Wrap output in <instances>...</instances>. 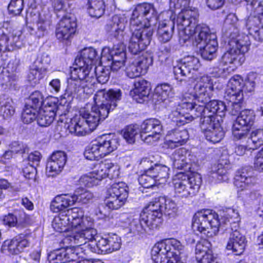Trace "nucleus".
Instances as JSON below:
<instances>
[{"label":"nucleus","instance_id":"nucleus-26","mask_svg":"<svg viewBox=\"0 0 263 263\" xmlns=\"http://www.w3.org/2000/svg\"><path fill=\"white\" fill-rule=\"evenodd\" d=\"M51 15L48 10H42L37 16L36 22V30L33 32V29L30 28L31 34H34L39 38L43 37L47 33V28L51 24Z\"/></svg>","mask_w":263,"mask_h":263},{"label":"nucleus","instance_id":"nucleus-1","mask_svg":"<svg viewBox=\"0 0 263 263\" xmlns=\"http://www.w3.org/2000/svg\"><path fill=\"white\" fill-rule=\"evenodd\" d=\"M213 91V81L210 76L197 78L194 87L183 95L181 102L173 107L168 119L180 126L201 117L200 128L206 139L213 143L220 142L224 132L216 121L215 115L224 116L227 107L222 101H211Z\"/></svg>","mask_w":263,"mask_h":263},{"label":"nucleus","instance_id":"nucleus-52","mask_svg":"<svg viewBox=\"0 0 263 263\" xmlns=\"http://www.w3.org/2000/svg\"><path fill=\"white\" fill-rule=\"evenodd\" d=\"M256 75L253 72L249 73L245 80H243L242 89L246 92H251L254 90Z\"/></svg>","mask_w":263,"mask_h":263},{"label":"nucleus","instance_id":"nucleus-5","mask_svg":"<svg viewBox=\"0 0 263 263\" xmlns=\"http://www.w3.org/2000/svg\"><path fill=\"white\" fill-rule=\"evenodd\" d=\"M121 97L122 92L119 89L97 91L93 97L95 104L90 110L85 107L82 108L79 115L71 119L68 126L69 132L78 136L90 133L108 117L109 112L116 108Z\"/></svg>","mask_w":263,"mask_h":263},{"label":"nucleus","instance_id":"nucleus-62","mask_svg":"<svg viewBox=\"0 0 263 263\" xmlns=\"http://www.w3.org/2000/svg\"><path fill=\"white\" fill-rule=\"evenodd\" d=\"M254 167L259 172H263V155L258 152L254 159Z\"/></svg>","mask_w":263,"mask_h":263},{"label":"nucleus","instance_id":"nucleus-19","mask_svg":"<svg viewBox=\"0 0 263 263\" xmlns=\"http://www.w3.org/2000/svg\"><path fill=\"white\" fill-rule=\"evenodd\" d=\"M77 23L74 17L70 14L64 16L57 25L55 36L61 42L68 41L76 32Z\"/></svg>","mask_w":263,"mask_h":263},{"label":"nucleus","instance_id":"nucleus-18","mask_svg":"<svg viewBox=\"0 0 263 263\" xmlns=\"http://www.w3.org/2000/svg\"><path fill=\"white\" fill-rule=\"evenodd\" d=\"M201 66L199 60L193 55H187L182 58L174 67V73L177 80L180 77H191Z\"/></svg>","mask_w":263,"mask_h":263},{"label":"nucleus","instance_id":"nucleus-35","mask_svg":"<svg viewBox=\"0 0 263 263\" xmlns=\"http://www.w3.org/2000/svg\"><path fill=\"white\" fill-rule=\"evenodd\" d=\"M86 6L87 12L91 17L99 18L104 13L103 0H87Z\"/></svg>","mask_w":263,"mask_h":263},{"label":"nucleus","instance_id":"nucleus-36","mask_svg":"<svg viewBox=\"0 0 263 263\" xmlns=\"http://www.w3.org/2000/svg\"><path fill=\"white\" fill-rule=\"evenodd\" d=\"M98 173L99 171L97 165L92 172L81 176L79 180V184L88 187L98 185L99 182L102 180L101 178L99 177Z\"/></svg>","mask_w":263,"mask_h":263},{"label":"nucleus","instance_id":"nucleus-45","mask_svg":"<svg viewBox=\"0 0 263 263\" xmlns=\"http://www.w3.org/2000/svg\"><path fill=\"white\" fill-rule=\"evenodd\" d=\"M139 133H140V129L138 125H130L124 129L123 136L127 143L133 144L135 142L136 137Z\"/></svg>","mask_w":263,"mask_h":263},{"label":"nucleus","instance_id":"nucleus-21","mask_svg":"<svg viewBox=\"0 0 263 263\" xmlns=\"http://www.w3.org/2000/svg\"><path fill=\"white\" fill-rule=\"evenodd\" d=\"M257 0H245L251 5L254 4ZM255 16L258 15V18L255 20L259 22L257 26L251 24V21L249 20L247 24V27L249 33L252 35L254 39L257 41L263 42V0H261L255 9Z\"/></svg>","mask_w":263,"mask_h":263},{"label":"nucleus","instance_id":"nucleus-11","mask_svg":"<svg viewBox=\"0 0 263 263\" xmlns=\"http://www.w3.org/2000/svg\"><path fill=\"white\" fill-rule=\"evenodd\" d=\"M119 145L118 138L110 135H103L86 147L84 156L87 160H99L116 151Z\"/></svg>","mask_w":263,"mask_h":263},{"label":"nucleus","instance_id":"nucleus-25","mask_svg":"<svg viewBox=\"0 0 263 263\" xmlns=\"http://www.w3.org/2000/svg\"><path fill=\"white\" fill-rule=\"evenodd\" d=\"M99 176L102 179L108 177L110 179H115L120 175V167L113 163L110 160H105L97 165Z\"/></svg>","mask_w":263,"mask_h":263},{"label":"nucleus","instance_id":"nucleus-57","mask_svg":"<svg viewBox=\"0 0 263 263\" xmlns=\"http://www.w3.org/2000/svg\"><path fill=\"white\" fill-rule=\"evenodd\" d=\"M24 162V167L23 168V173L24 176L28 179L34 178L36 175V166L31 165L29 163L25 164Z\"/></svg>","mask_w":263,"mask_h":263},{"label":"nucleus","instance_id":"nucleus-41","mask_svg":"<svg viewBox=\"0 0 263 263\" xmlns=\"http://www.w3.org/2000/svg\"><path fill=\"white\" fill-rule=\"evenodd\" d=\"M47 101L51 100L47 99L44 101L42 93L39 91H35L31 94L26 104H27V106H31L39 110L42 106L46 105Z\"/></svg>","mask_w":263,"mask_h":263},{"label":"nucleus","instance_id":"nucleus-59","mask_svg":"<svg viewBox=\"0 0 263 263\" xmlns=\"http://www.w3.org/2000/svg\"><path fill=\"white\" fill-rule=\"evenodd\" d=\"M11 151L15 154H23L26 152L27 146L22 143L15 141L11 144Z\"/></svg>","mask_w":263,"mask_h":263},{"label":"nucleus","instance_id":"nucleus-58","mask_svg":"<svg viewBox=\"0 0 263 263\" xmlns=\"http://www.w3.org/2000/svg\"><path fill=\"white\" fill-rule=\"evenodd\" d=\"M260 197V194L257 191H251L246 193L243 197L244 202L248 204H253Z\"/></svg>","mask_w":263,"mask_h":263},{"label":"nucleus","instance_id":"nucleus-8","mask_svg":"<svg viewBox=\"0 0 263 263\" xmlns=\"http://www.w3.org/2000/svg\"><path fill=\"white\" fill-rule=\"evenodd\" d=\"M245 25L242 20H239L235 13L227 15L222 28L224 37L229 39V49L222 55L220 64L228 66L229 72L234 71L245 61V54L251 45L249 36L243 33L240 34L242 25Z\"/></svg>","mask_w":263,"mask_h":263},{"label":"nucleus","instance_id":"nucleus-43","mask_svg":"<svg viewBox=\"0 0 263 263\" xmlns=\"http://www.w3.org/2000/svg\"><path fill=\"white\" fill-rule=\"evenodd\" d=\"M14 112V103L11 99L7 98L0 103V115L4 119L10 118Z\"/></svg>","mask_w":263,"mask_h":263},{"label":"nucleus","instance_id":"nucleus-4","mask_svg":"<svg viewBox=\"0 0 263 263\" xmlns=\"http://www.w3.org/2000/svg\"><path fill=\"white\" fill-rule=\"evenodd\" d=\"M237 211L228 209L218 215L212 210L206 209L196 212L194 215L192 228L208 237L216 235L223 225H226L224 233L228 237L226 249L236 255L241 254L245 249L247 240L239 229Z\"/></svg>","mask_w":263,"mask_h":263},{"label":"nucleus","instance_id":"nucleus-23","mask_svg":"<svg viewBox=\"0 0 263 263\" xmlns=\"http://www.w3.org/2000/svg\"><path fill=\"white\" fill-rule=\"evenodd\" d=\"M67 161V155L63 151L53 152L48 160L46 171L49 176L54 177L63 171Z\"/></svg>","mask_w":263,"mask_h":263},{"label":"nucleus","instance_id":"nucleus-30","mask_svg":"<svg viewBox=\"0 0 263 263\" xmlns=\"http://www.w3.org/2000/svg\"><path fill=\"white\" fill-rule=\"evenodd\" d=\"M174 95L173 87L167 83L158 85L155 89L154 97L157 100L158 103L169 101L170 99L173 98Z\"/></svg>","mask_w":263,"mask_h":263},{"label":"nucleus","instance_id":"nucleus-31","mask_svg":"<svg viewBox=\"0 0 263 263\" xmlns=\"http://www.w3.org/2000/svg\"><path fill=\"white\" fill-rule=\"evenodd\" d=\"M255 182L254 177L250 176L247 173L241 171L237 172L235 176L234 185L240 191H243L249 189Z\"/></svg>","mask_w":263,"mask_h":263},{"label":"nucleus","instance_id":"nucleus-24","mask_svg":"<svg viewBox=\"0 0 263 263\" xmlns=\"http://www.w3.org/2000/svg\"><path fill=\"white\" fill-rule=\"evenodd\" d=\"M167 136L170 137V139L166 140L165 145L172 149L184 144L189 139L188 132L183 127L168 131Z\"/></svg>","mask_w":263,"mask_h":263},{"label":"nucleus","instance_id":"nucleus-29","mask_svg":"<svg viewBox=\"0 0 263 263\" xmlns=\"http://www.w3.org/2000/svg\"><path fill=\"white\" fill-rule=\"evenodd\" d=\"M47 71V67L37 65V62H34L30 66L27 80L32 85L38 84L45 77Z\"/></svg>","mask_w":263,"mask_h":263},{"label":"nucleus","instance_id":"nucleus-13","mask_svg":"<svg viewBox=\"0 0 263 263\" xmlns=\"http://www.w3.org/2000/svg\"><path fill=\"white\" fill-rule=\"evenodd\" d=\"M128 196V187L125 183L113 184L107 190L106 206L111 210H118L124 205Z\"/></svg>","mask_w":263,"mask_h":263},{"label":"nucleus","instance_id":"nucleus-51","mask_svg":"<svg viewBox=\"0 0 263 263\" xmlns=\"http://www.w3.org/2000/svg\"><path fill=\"white\" fill-rule=\"evenodd\" d=\"M163 213L168 216L174 217L178 211V206L174 201L165 197V203L163 204Z\"/></svg>","mask_w":263,"mask_h":263},{"label":"nucleus","instance_id":"nucleus-7","mask_svg":"<svg viewBox=\"0 0 263 263\" xmlns=\"http://www.w3.org/2000/svg\"><path fill=\"white\" fill-rule=\"evenodd\" d=\"M197 10H184L179 13L177 24L180 40L185 43L191 38L194 39L202 58L210 61L216 56L217 36L205 24L197 25Z\"/></svg>","mask_w":263,"mask_h":263},{"label":"nucleus","instance_id":"nucleus-56","mask_svg":"<svg viewBox=\"0 0 263 263\" xmlns=\"http://www.w3.org/2000/svg\"><path fill=\"white\" fill-rule=\"evenodd\" d=\"M2 222L3 224L9 227H20L22 225V222L18 221L16 217L12 214H9L4 216Z\"/></svg>","mask_w":263,"mask_h":263},{"label":"nucleus","instance_id":"nucleus-27","mask_svg":"<svg viewBox=\"0 0 263 263\" xmlns=\"http://www.w3.org/2000/svg\"><path fill=\"white\" fill-rule=\"evenodd\" d=\"M74 204V200L71 194L58 195L52 201L50 209L53 212L66 211L65 210Z\"/></svg>","mask_w":263,"mask_h":263},{"label":"nucleus","instance_id":"nucleus-10","mask_svg":"<svg viewBox=\"0 0 263 263\" xmlns=\"http://www.w3.org/2000/svg\"><path fill=\"white\" fill-rule=\"evenodd\" d=\"M183 249V246L176 239L162 240L153 246L152 259L154 263H183L179 257Z\"/></svg>","mask_w":263,"mask_h":263},{"label":"nucleus","instance_id":"nucleus-14","mask_svg":"<svg viewBox=\"0 0 263 263\" xmlns=\"http://www.w3.org/2000/svg\"><path fill=\"white\" fill-rule=\"evenodd\" d=\"M165 197L160 196L151 201L142 212V219L144 221H151V226L158 228L162 221L163 204Z\"/></svg>","mask_w":263,"mask_h":263},{"label":"nucleus","instance_id":"nucleus-16","mask_svg":"<svg viewBox=\"0 0 263 263\" xmlns=\"http://www.w3.org/2000/svg\"><path fill=\"white\" fill-rule=\"evenodd\" d=\"M30 245V237L27 235L21 234L5 240L1 247V251L8 255H18Z\"/></svg>","mask_w":263,"mask_h":263},{"label":"nucleus","instance_id":"nucleus-9","mask_svg":"<svg viewBox=\"0 0 263 263\" xmlns=\"http://www.w3.org/2000/svg\"><path fill=\"white\" fill-rule=\"evenodd\" d=\"M91 66L86 65L79 59L70 67V78L67 80V86L62 97L70 101L77 95L89 94L94 90L96 79Z\"/></svg>","mask_w":263,"mask_h":263},{"label":"nucleus","instance_id":"nucleus-63","mask_svg":"<svg viewBox=\"0 0 263 263\" xmlns=\"http://www.w3.org/2000/svg\"><path fill=\"white\" fill-rule=\"evenodd\" d=\"M242 101H234L230 102L231 103L230 106L229 107V112L233 115H237L239 112L240 113V109H241V103Z\"/></svg>","mask_w":263,"mask_h":263},{"label":"nucleus","instance_id":"nucleus-50","mask_svg":"<svg viewBox=\"0 0 263 263\" xmlns=\"http://www.w3.org/2000/svg\"><path fill=\"white\" fill-rule=\"evenodd\" d=\"M1 84L4 89L15 88L16 79L13 76L3 71L0 76Z\"/></svg>","mask_w":263,"mask_h":263},{"label":"nucleus","instance_id":"nucleus-22","mask_svg":"<svg viewBox=\"0 0 263 263\" xmlns=\"http://www.w3.org/2000/svg\"><path fill=\"white\" fill-rule=\"evenodd\" d=\"M172 166L177 170H186L190 168V163L197 162L195 156L184 148L175 150L171 156Z\"/></svg>","mask_w":263,"mask_h":263},{"label":"nucleus","instance_id":"nucleus-38","mask_svg":"<svg viewBox=\"0 0 263 263\" xmlns=\"http://www.w3.org/2000/svg\"><path fill=\"white\" fill-rule=\"evenodd\" d=\"M96 235H97V234ZM96 236L97 235H96L92 240L87 241L85 243H83L82 245H86L88 242H91V243H89L88 246L90 247V249L91 252L102 254L109 253L107 237L101 238L97 242H93V240H96Z\"/></svg>","mask_w":263,"mask_h":263},{"label":"nucleus","instance_id":"nucleus-47","mask_svg":"<svg viewBox=\"0 0 263 263\" xmlns=\"http://www.w3.org/2000/svg\"><path fill=\"white\" fill-rule=\"evenodd\" d=\"M211 244L206 239H202L197 242L195 248L196 257L197 258L202 257L208 253H212L210 249Z\"/></svg>","mask_w":263,"mask_h":263},{"label":"nucleus","instance_id":"nucleus-33","mask_svg":"<svg viewBox=\"0 0 263 263\" xmlns=\"http://www.w3.org/2000/svg\"><path fill=\"white\" fill-rule=\"evenodd\" d=\"M151 221H144L142 219V213L139 218H134L129 224L130 233L134 235H140L146 232V229L153 230L157 228H153L151 226Z\"/></svg>","mask_w":263,"mask_h":263},{"label":"nucleus","instance_id":"nucleus-15","mask_svg":"<svg viewBox=\"0 0 263 263\" xmlns=\"http://www.w3.org/2000/svg\"><path fill=\"white\" fill-rule=\"evenodd\" d=\"M140 129L141 140L146 143L153 144L159 139L162 126L160 120L151 118L142 123Z\"/></svg>","mask_w":263,"mask_h":263},{"label":"nucleus","instance_id":"nucleus-53","mask_svg":"<svg viewBox=\"0 0 263 263\" xmlns=\"http://www.w3.org/2000/svg\"><path fill=\"white\" fill-rule=\"evenodd\" d=\"M108 247L109 253L119 250L121 246V240L117 235L115 234L109 235L107 237Z\"/></svg>","mask_w":263,"mask_h":263},{"label":"nucleus","instance_id":"nucleus-6","mask_svg":"<svg viewBox=\"0 0 263 263\" xmlns=\"http://www.w3.org/2000/svg\"><path fill=\"white\" fill-rule=\"evenodd\" d=\"M127 20L124 16L114 15L111 21L107 25L106 30L110 35L114 37L120 43L114 45L110 49L105 47L102 49L101 56L98 55L96 50L92 47L85 48L78 54L76 59H79L86 65L92 67L100 59L99 63L110 66L113 71H117L124 65L126 60V48L123 42L128 40V35L125 32Z\"/></svg>","mask_w":263,"mask_h":263},{"label":"nucleus","instance_id":"nucleus-55","mask_svg":"<svg viewBox=\"0 0 263 263\" xmlns=\"http://www.w3.org/2000/svg\"><path fill=\"white\" fill-rule=\"evenodd\" d=\"M125 71L127 77L131 79L137 78L141 74H145L144 73H143V71L135 62V61H134L132 64L129 65L126 68Z\"/></svg>","mask_w":263,"mask_h":263},{"label":"nucleus","instance_id":"nucleus-39","mask_svg":"<svg viewBox=\"0 0 263 263\" xmlns=\"http://www.w3.org/2000/svg\"><path fill=\"white\" fill-rule=\"evenodd\" d=\"M255 114L252 109H244L240 112L234 122L241 123L243 126L250 128L254 124L255 120Z\"/></svg>","mask_w":263,"mask_h":263},{"label":"nucleus","instance_id":"nucleus-48","mask_svg":"<svg viewBox=\"0 0 263 263\" xmlns=\"http://www.w3.org/2000/svg\"><path fill=\"white\" fill-rule=\"evenodd\" d=\"M151 171L148 168L144 174L141 175L138 178L139 184L144 188H149L157 183L156 181L152 175Z\"/></svg>","mask_w":263,"mask_h":263},{"label":"nucleus","instance_id":"nucleus-3","mask_svg":"<svg viewBox=\"0 0 263 263\" xmlns=\"http://www.w3.org/2000/svg\"><path fill=\"white\" fill-rule=\"evenodd\" d=\"M54 230L62 233L71 231L70 235L64 239L65 243L71 246L51 252L48 255L50 263H66L76 261L83 254L80 246L87 241L92 240L97 234L92 218L84 216L83 211L77 208L61 212L55 216L52 223Z\"/></svg>","mask_w":263,"mask_h":263},{"label":"nucleus","instance_id":"nucleus-64","mask_svg":"<svg viewBox=\"0 0 263 263\" xmlns=\"http://www.w3.org/2000/svg\"><path fill=\"white\" fill-rule=\"evenodd\" d=\"M198 263H219L213 253H208L202 257L197 258Z\"/></svg>","mask_w":263,"mask_h":263},{"label":"nucleus","instance_id":"nucleus-12","mask_svg":"<svg viewBox=\"0 0 263 263\" xmlns=\"http://www.w3.org/2000/svg\"><path fill=\"white\" fill-rule=\"evenodd\" d=\"M201 182V176L198 173H193L188 177L179 173L174 179L175 193L181 198L192 197L198 192Z\"/></svg>","mask_w":263,"mask_h":263},{"label":"nucleus","instance_id":"nucleus-46","mask_svg":"<svg viewBox=\"0 0 263 263\" xmlns=\"http://www.w3.org/2000/svg\"><path fill=\"white\" fill-rule=\"evenodd\" d=\"M134 61L143 71V73H145L149 66L153 63V58L151 53L146 52L143 53Z\"/></svg>","mask_w":263,"mask_h":263},{"label":"nucleus","instance_id":"nucleus-54","mask_svg":"<svg viewBox=\"0 0 263 263\" xmlns=\"http://www.w3.org/2000/svg\"><path fill=\"white\" fill-rule=\"evenodd\" d=\"M23 8V0H11L8 8L9 13L14 15H20Z\"/></svg>","mask_w":263,"mask_h":263},{"label":"nucleus","instance_id":"nucleus-37","mask_svg":"<svg viewBox=\"0 0 263 263\" xmlns=\"http://www.w3.org/2000/svg\"><path fill=\"white\" fill-rule=\"evenodd\" d=\"M228 167V165L226 162L224 163V165L221 162L219 163L212 168V178H216L217 182L228 181L229 179Z\"/></svg>","mask_w":263,"mask_h":263},{"label":"nucleus","instance_id":"nucleus-49","mask_svg":"<svg viewBox=\"0 0 263 263\" xmlns=\"http://www.w3.org/2000/svg\"><path fill=\"white\" fill-rule=\"evenodd\" d=\"M96 75V82L97 81L100 84L106 83L109 78V70L107 68H104L102 66L95 67V71H93Z\"/></svg>","mask_w":263,"mask_h":263},{"label":"nucleus","instance_id":"nucleus-28","mask_svg":"<svg viewBox=\"0 0 263 263\" xmlns=\"http://www.w3.org/2000/svg\"><path fill=\"white\" fill-rule=\"evenodd\" d=\"M149 94L147 82L143 79H139L134 83V88L130 91V95L138 103H141Z\"/></svg>","mask_w":263,"mask_h":263},{"label":"nucleus","instance_id":"nucleus-44","mask_svg":"<svg viewBox=\"0 0 263 263\" xmlns=\"http://www.w3.org/2000/svg\"><path fill=\"white\" fill-rule=\"evenodd\" d=\"M250 128L242 125L241 123L234 122L232 131L235 140H243L247 138Z\"/></svg>","mask_w":263,"mask_h":263},{"label":"nucleus","instance_id":"nucleus-34","mask_svg":"<svg viewBox=\"0 0 263 263\" xmlns=\"http://www.w3.org/2000/svg\"><path fill=\"white\" fill-rule=\"evenodd\" d=\"M20 37V34L14 36L8 33V31L3 26L0 28V52L3 50H7L9 45L11 46L15 45Z\"/></svg>","mask_w":263,"mask_h":263},{"label":"nucleus","instance_id":"nucleus-40","mask_svg":"<svg viewBox=\"0 0 263 263\" xmlns=\"http://www.w3.org/2000/svg\"><path fill=\"white\" fill-rule=\"evenodd\" d=\"M71 195L74 200V204L76 202L82 204L88 203L93 197V194L91 192L82 187L78 188Z\"/></svg>","mask_w":263,"mask_h":263},{"label":"nucleus","instance_id":"nucleus-42","mask_svg":"<svg viewBox=\"0 0 263 263\" xmlns=\"http://www.w3.org/2000/svg\"><path fill=\"white\" fill-rule=\"evenodd\" d=\"M249 149H256L263 144V129L253 131L247 141Z\"/></svg>","mask_w":263,"mask_h":263},{"label":"nucleus","instance_id":"nucleus-17","mask_svg":"<svg viewBox=\"0 0 263 263\" xmlns=\"http://www.w3.org/2000/svg\"><path fill=\"white\" fill-rule=\"evenodd\" d=\"M63 106H59L58 102L47 101L46 105L39 110L36 117L38 124L43 127L50 125L54 121L56 115H62L60 109Z\"/></svg>","mask_w":263,"mask_h":263},{"label":"nucleus","instance_id":"nucleus-60","mask_svg":"<svg viewBox=\"0 0 263 263\" xmlns=\"http://www.w3.org/2000/svg\"><path fill=\"white\" fill-rule=\"evenodd\" d=\"M61 87V81L59 79H54L49 82L48 89L52 93L55 94L60 92Z\"/></svg>","mask_w":263,"mask_h":263},{"label":"nucleus","instance_id":"nucleus-2","mask_svg":"<svg viewBox=\"0 0 263 263\" xmlns=\"http://www.w3.org/2000/svg\"><path fill=\"white\" fill-rule=\"evenodd\" d=\"M170 7L169 10L162 12L158 16L156 10L151 4H141L135 8L130 19V35L126 33L128 35V49L132 53L138 54L149 44L153 34L152 26L155 25L157 20L159 21L158 40L162 43H166L173 36L175 24L177 25V20L179 13L184 10H196L186 9V7L171 8L170 5ZM177 26L179 32L178 25ZM180 41L183 42L182 40L180 39Z\"/></svg>","mask_w":263,"mask_h":263},{"label":"nucleus","instance_id":"nucleus-61","mask_svg":"<svg viewBox=\"0 0 263 263\" xmlns=\"http://www.w3.org/2000/svg\"><path fill=\"white\" fill-rule=\"evenodd\" d=\"M41 160V154L38 151H35L33 153H30L28 157V163L31 165H35L37 166Z\"/></svg>","mask_w":263,"mask_h":263},{"label":"nucleus","instance_id":"nucleus-20","mask_svg":"<svg viewBox=\"0 0 263 263\" xmlns=\"http://www.w3.org/2000/svg\"><path fill=\"white\" fill-rule=\"evenodd\" d=\"M242 84L243 79L239 75H235L230 79L224 93L225 99L229 102L242 101Z\"/></svg>","mask_w":263,"mask_h":263},{"label":"nucleus","instance_id":"nucleus-32","mask_svg":"<svg viewBox=\"0 0 263 263\" xmlns=\"http://www.w3.org/2000/svg\"><path fill=\"white\" fill-rule=\"evenodd\" d=\"M148 169L151 171L152 175L157 184L164 183L168 178L170 169L165 165L155 163L154 166L152 165Z\"/></svg>","mask_w":263,"mask_h":263}]
</instances>
